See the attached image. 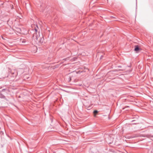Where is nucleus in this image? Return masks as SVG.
<instances>
[{
    "mask_svg": "<svg viewBox=\"0 0 153 153\" xmlns=\"http://www.w3.org/2000/svg\"><path fill=\"white\" fill-rule=\"evenodd\" d=\"M36 26V28L35 27L34 29H33L35 32L33 34V38L37 43H38L39 45L41 44L44 42L43 37L42 34L40 35L39 32H38L37 33V31L39 28L37 25Z\"/></svg>",
    "mask_w": 153,
    "mask_h": 153,
    "instance_id": "1",
    "label": "nucleus"
},
{
    "mask_svg": "<svg viewBox=\"0 0 153 153\" xmlns=\"http://www.w3.org/2000/svg\"><path fill=\"white\" fill-rule=\"evenodd\" d=\"M11 73L12 75H13V76H16L17 74V72L15 70H11Z\"/></svg>",
    "mask_w": 153,
    "mask_h": 153,
    "instance_id": "2",
    "label": "nucleus"
},
{
    "mask_svg": "<svg viewBox=\"0 0 153 153\" xmlns=\"http://www.w3.org/2000/svg\"><path fill=\"white\" fill-rule=\"evenodd\" d=\"M135 47L134 51L136 52L138 51L140 49L139 47L137 45L135 46Z\"/></svg>",
    "mask_w": 153,
    "mask_h": 153,
    "instance_id": "3",
    "label": "nucleus"
},
{
    "mask_svg": "<svg viewBox=\"0 0 153 153\" xmlns=\"http://www.w3.org/2000/svg\"><path fill=\"white\" fill-rule=\"evenodd\" d=\"M98 112V111L97 110H94V115H96Z\"/></svg>",
    "mask_w": 153,
    "mask_h": 153,
    "instance_id": "4",
    "label": "nucleus"
},
{
    "mask_svg": "<svg viewBox=\"0 0 153 153\" xmlns=\"http://www.w3.org/2000/svg\"><path fill=\"white\" fill-rule=\"evenodd\" d=\"M129 106H126V107H125V108H123V110H124V109H126V108H129Z\"/></svg>",
    "mask_w": 153,
    "mask_h": 153,
    "instance_id": "5",
    "label": "nucleus"
},
{
    "mask_svg": "<svg viewBox=\"0 0 153 153\" xmlns=\"http://www.w3.org/2000/svg\"><path fill=\"white\" fill-rule=\"evenodd\" d=\"M127 137H126L127 138H132V137H131L130 136V137H128V136H127Z\"/></svg>",
    "mask_w": 153,
    "mask_h": 153,
    "instance_id": "6",
    "label": "nucleus"
},
{
    "mask_svg": "<svg viewBox=\"0 0 153 153\" xmlns=\"http://www.w3.org/2000/svg\"><path fill=\"white\" fill-rule=\"evenodd\" d=\"M71 80V77H69V81L70 82Z\"/></svg>",
    "mask_w": 153,
    "mask_h": 153,
    "instance_id": "7",
    "label": "nucleus"
},
{
    "mask_svg": "<svg viewBox=\"0 0 153 153\" xmlns=\"http://www.w3.org/2000/svg\"><path fill=\"white\" fill-rule=\"evenodd\" d=\"M102 57H103V56H101V58H102Z\"/></svg>",
    "mask_w": 153,
    "mask_h": 153,
    "instance_id": "8",
    "label": "nucleus"
},
{
    "mask_svg": "<svg viewBox=\"0 0 153 153\" xmlns=\"http://www.w3.org/2000/svg\"><path fill=\"white\" fill-rule=\"evenodd\" d=\"M3 97L4 98V97H5L4 96Z\"/></svg>",
    "mask_w": 153,
    "mask_h": 153,
    "instance_id": "9",
    "label": "nucleus"
},
{
    "mask_svg": "<svg viewBox=\"0 0 153 153\" xmlns=\"http://www.w3.org/2000/svg\"><path fill=\"white\" fill-rule=\"evenodd\" d=\"M126 110H128V109H127V108H126Z\"/></svg>",
    "mask_w": 153,
    "mask_h": 153,
    "instance_id": "10",
    "label": "nucleus"
},
{
    "mask_svg": "<svg viewBox=\"0 0 153 153\" xmlns=\"http://www.w3.org/2000/svg\"><path fill=\"white\" fill-rule=\"evenodd\" d=\"M126 110H128V109H127V108H126Z\"/></svg>",
    "mask_w": 153,
    "mask_h": 153,
    "instance_id": "11",
    "label": "nucleus"
},
{
    "mask_svg": "<svg viewBox=\"0 0 153 153\" xmlns=\"http://www.w3.org/2000/svg\"><path fill=\"white\" fill-rule=\"evenodd\" d=\"M119 67H121V66H119Z\"/></svg>",
    "mask_w": 153,
    "mask_h": 153,
    "instance_id": "12",
    "label": "nucleus"
}]
</instances>
